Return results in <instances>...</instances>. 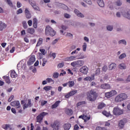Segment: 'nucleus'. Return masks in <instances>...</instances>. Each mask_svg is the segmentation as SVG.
Instances as JSON below:
<instances>
[{
  "label": "nucleus",
  "mask_w": 130,
  "mask_h": 130,
  "mask_svg": "<svg viewBox=\"0 0 130 130\" xmlns=\"http://www.w3.org/2000/svg\"><path fill=\"white\" fill-rule=\"evenodd\" d=\"M46 62H47V60H46L45 59H43L42 67H44L45 64H46Z\"/></svg>",
  "instance_id": "nucleus-54"
},
{
  "label": "nucleus",
  "mask_w": 130,
  "mask_h": 130,
  "mask_svg": "<svg viewBox=\"0 0 130 130\" xmlns=\"http://www.w3.org/2000/svg\"><path fill=\"white\" fill-rule=\"evenodd\" d=\"M85 104H87L86 101L79 102L77 104V107H79V106H81V105H85Z\"/></svg>",
  "instance_id": "nucleus-34"
},
{
  "label": "nucleus",
  "mask_w": 130,
  "mask_h": 130,
  "mask_svg": "<svg viewBox=\"0 0 130 130\" xmlns=\"http://www.w3.org/2000/svg\"><path fill=\"white\" fill-rule=\"evenodd\" d=\"M86 96L88 101L94 102L98 97V93L96 92V90L92 89L86 93Z\"/></svg>",
  "instance_id": "nucleus-1"
},
{
  "label": "nucleus",
  "mask_w": 130,
  "mask_h": 130,
  "mask_svg": "<svg viewBox=\"0 0 130 130\" xmlns=\"http://www.w3.org/2000/svg\"><path fill=\"white\" fill-rule=\"evenodd\" d=\"M29 3L31 5V7L35 10L36 11H40L39 7L37 6L36 5V2L34 1V0H29Z\"/></svg>",
  "instance_id": "nucleus-9"
},
{
  "label": "nucleus",
  "mask_w": 130,
  "mask_h": 130,
  "mask_svg": "<svg viewBox=\"0 0 130 130\" xmlns=\"http://www.w3.org/2000/svg\"><path fill=\"white\" fill-rule=\"evenodd\" d=\"M23 27L24 29H27L28 28V25H27V22L25 21L22 22Z\"/></svg>",
  "instance_id": "nucleus-39"
},
{
  "label": "nucleus",
  "mask_w": 130,
  "mask_h": 130,
  "mask_svg": "<svg viewBox=\"0 0 130 130\" xmlns=\"http://www.w3.org/2000/svg\"><path fill=\"white\" fill-rule=\"evenodd\" d=\"M116 4L117 6H121V5H122V3H121V1H120V0H118L116 1Z\"/></svg>",
  "instance_id": "nucleus-49"
},
{
  "label": "nucleus",
  "mask_w": 130,
  "mask_h": 130,
  "mask_svg": "<svg viewBox=\"0 0 130 130\" xmlns=\"http://www.w3.org/2000/svg\"><path fill=\"white\" fill-rule=\"evenodd\" d=\"M65 112L68 115H72L73 113V110L71 109H67Z\"/></svg>",
  "instance_id": "nucleus-27"
},
{
  "label": "nucleus",
  "mask_w": 130,
  "mask_h": 130,
  "mask_svg": "<svg viewBox=\"0 0 130 130\" xmlns=\"http://www.w3.org/2000/svg\"><path fill=\"white\" fill-rule=\"evenodd\" d=\"M71 66L72 67H73V68H75V67H77V60L76 61H74L71 62Z\"/></svg>",
  "instance_id": "nucleus-43"
},
{
  "label": "nucleus",
  "mask_w": 130,
  "mask_h": 130,
  "mask_svg": "<svg viewBox=\"0 0 130 130\" xmlns=\"http://www.w3.org/2000/svg\"><path fill=\"white\" fill-rule=\"evenodd\" d=\"M95 76L94 75H92L91 77L88 76L84 78V81H93L94 79Z\"/></svg>",
  "instance_id": "nucleus-22"
},
{
  "label": "nucleus",
  "mask_w": 130,
  "mask_h": 130,
  "mask_svg": "<svg viewBox=\"0 0 130 130\" xmlns=\"http://www.w3.org/2000/svg\"><path fill=\"white\" fill-rule=\"evenodd\" d=\"M95 130H107L105 127L97 126Z\"/></svg>",
  "instance_id": "nucleus-41"
},
{
  "label": "nucleus",
  "mask_w": 130,
  "mask_h": 130,
  "mask_svg": "<svg viewBox=\"0 0 130 130\" xmlns=\"http://www.w3.org/2000/svg\"><path fill=\"white\" fill-rule=\"evenodd\" d=\"M42 43H43V39L40 38L39 39L36 46H40V45L42 44Z\"/></svg>",
  "instance_id": "nucleus-32"
},
{
  "label": "nucleus",
  "mask_w": 130,
  "mask_h": 130,
  "mask_svg": "<svg viewBox=\"0 0 130 130\" xmlns=\"http://www.w3.org/2000/svg\"><path fill=\"white\" fill-rule=\"evenodd\" d=\"M14 95H11L8 99V102H11L14 99Z\"/></svg>",
  "instance_id": "nucleus-60"
},
{
  "label": "nucleus",
  "mask_w": 130,
  "mask_h": 130,
  "mask_svg": "<svg viewBox=\"0 0 130 130\" xmlns=\"http://www.w3.org/2000/svg\"><path fill=\"white\" fill-rule=\"evenodd\" d=\"M64 18H66V19H70V18H71V15L68 13H65L64 14Z\"/></svg>",
  "instance_id": "nucleus-51"
},
{
  "label": "nucleus",
  "mask_w": 130,
  "mask_h": 130,
  "mask_svg": "<svg viewBox=\"0 0 130 130\" xmlns=\"http://www.w3.org/2000/svg\"><path fill=\"white\" fill-rule=\"evenodd\" d=\"M64 64L63 63H59V64H58L57 67L58 68H63Z\"/></svg>",
  "instance_id": "nucleus-61"
},
{
  "label": "nucleus",
  "mask_w": 130,
  "mask_h": 130,
  "mask_svg": "<svg viewBox=\"0 0 130 130\" xmlns=\"http://www.w3.org/2000/svg\"><path fill=\"white\" fill-rule=\"evenodd\" d=\"M101 89H104L105 90H109L111 89V86L110 84H108V83H104L101 85Z\"/></svg>",
  "instance_id": "nucleus-12"
},
{
  "label": "nucleus",
  "mask_w": 130,
  "mask_h": 130,
  "mask_svg": "<svg viewBox=\"0 0 130 130\" xmlns=\"http://www.w3.org/2000/svg\"><path fill=\"white\" fill-rule=\"evenodd\" d=\"M40 51L42 53L43 55L45 54V49H40Z\"/></svg>",
  "instance_id": "nucleus-56"
},
{
  "label": "nucleus",
  "mask_w": 130,
  "mask_h": 130,
  "mask_svg": "<svg viewBox=\"0 0 130 130\" xmlns=\"http://www.w3.org/2000/svg\"><path fill=\"white\" fill-rule=\"evenodd\" d=\"M35 62V56H31L27 61V66H31Z\"/></svg>",
  "instance_id": "nucleus-13"
},
{
  "label": "nucleus",
  "mask_w": 130,
  "mask_h": 130,
  "mask_svg": "<svg viewBox=\"0 0 130 130\" xmlns=\"http://www.w3.org/2000/svg\"><path fill=\"white\" fill-rule=\"evenodd\" d=\"M126 57V54L125 53H123L121 54L119 56V59H122V58H124L125 57Z\"/></svg>",
  "instance_id": "nucleus-42"
},
{
  "label": "nucleus",
  "mask_w": 130,
  "mask_h": 130,
  "mask_svg": "<svg viewBox=\"0 0 130 130\" xmlns=\"http://www.w3.org/2000/svg\"><path fill=\"white\" fill-rule=\"evenodd\" d=\"M85 3L86 4H88V5H91L92 4V1L91 0H83Z\"/></svg>",
  "instance_id": "nucleus-52"
},
{
  "label": "nucleus",
  "mask_w": 130,
  "mask_h": 130,
  "mask_svg": "<svg viewBox=\"0 0 130 130\" xmlns=\"http://www.w3.org/2000/svg\"><path fill=\"white\" fill-rule=\"evenodd\" d=\"M106 106V105L104 104V103H101L99 104L98 106V109H102L103 108H104Z\"/></svg>",
  "instance_id": "nucleus-28"
},
{
  "label": "nucleus",
  "mask_w": 130,
  "mask_h": 130,
  "mask_svg": "<svg viewBox=\"0 0 130 130\" xmlns=\"http://www.w3.org/2000/svg\"><path fill=\"white\" fill-rule=\"evenodd\" d=\"M77 67H83L85 62L83 60H77Z\"/></svg>",
  "instance_id": "nucleus-26"
},
{
  "label": "nucleus",
  "mask_w": 130,
  "mask_h": 130,
  "mask_svg": "<svg viewBox=\"0 0 130 130\" xmlns=\"http://www.w3.org/2000/svg\"><path fill=\"white\" fill-rule=\"evenodd\" d=\"M45 34L47 36H49L50 35V36L53 37V36L56 34V32L51 28V27L47 25L45 28Z\"/></svg>",
  "instance_id": "nucleus-4"
},
{
  "label": "nucleus",
  "mask_w": 130,
  "mask_h": 130,
  "mask_svg": "<svg viewBox=\"0 0 130 130\" xmlns=\"http://www.w3.org/2000/svg\"><path fill=\"white\" fill-rule=\"evenodd\" d=\"M3 79H4V80H5L6 83H7V84H11V80H10V77L9 76H3Z\"/></svg>",
  "instance_id": "nucleus-25"
},
{
  "label": "nucleus",
  "mask_w": 130,
  "mask_h": 130,
  "mask_svg": "<svg viewBox=\"0 0 130 130\" xmlns=\"http://www.w3.org/2000/svg\"><path fill=\"white\" fill-rule=\"evenodd\" d=\"M102 114L103 115H105V116H106L107 117H109V116L110 115V113L109 112H107L106 110H104L102 112Z\"/></svg>",
  "instance_id": "nucleus-37"
},
{
  "label": "nucleus",
  "mask_w": 130,
  "mask_h": 130,
  "mask_svg": "<svg viewBox=\"0 0 130 130\" xmlns=\"http://www.w3.org/2000/svg\"><path fill=\"white\" fill-rule=\"evenodd\" d=\"M8 5H9V6H10V7H13V3H12V1H11V0H5Z\"/></svg>",
  "instance_id": "nucleus-45"
},
{
  "label": "nucleus",
  "mask_w": 130,
  "mask_h": 130,
  "mask_svg": "<svg viewBox=\"0 0 130 130\" xmlns=\"http://www.w3.org/2000/svg\"><path fill=\"white\" fill-rule=\"evenodd\" d=\"M25 14L26 19H31V14L30 13V11H29L27 8L25 9Z\"/></svg>",
  "instance_id": "nucleus-20"
},
{
  "label": "nucleus",
  "mask_w": 130,
  "mask_h": 130,
  "mask_svg": "<svg viewBox=\"0 0 130 130\" xmlns=\"http://www.w3.org/2000/svg\"><path fill=\"white\" fill-rule=\"evenodd\" d=\"M88 70H89L86 66H83L80 69V73L86 75L88 73Z\"/></svg>",
  "instance_id": "nucleus-14"
},
{
  "label": "nucleus",
  "mask_w": 130,
  "mask_h": 130,
  "mask_svg": "<svg viewBox=\"0 0 130 130\" xmlns=\"http://www.w3.org/2000/svg\"><path fill=\"white\" fill-rule=\"evenodd\" d=\"M22 13H23V10H22V9H21V8L17 11V15H19V14H22Z\"/></svg>",
  "instance_id": "nucleus-55"
},
{
  "label": "nucleus",
  "mask_w": 130,
  "mask_h": 130,
  "mask_svg": "<svg viewBox=\"0 0 130 130\" xmlns=\"http://www.w3.org/2000/svg\"><path fill=\"white\" fill-rule=\"evenodd\" d=\"M84 58H86V55L84 54L83 52H79L77 55L65 58L64 61H73V60H76V59H83Z\"/></svg>",
  "instance_id": "nucleus-2"
},
{
  "label": "nucleus",
  "mask_w": 130,
  "mask_h": 130,
  "mask_svg": "<svg viewBox=\"0 0 130 130\" xmlns=\"http://www.w3.org/2000/svg\"><path fill=\"white\" fill-rule=\"evenodd\" d=\"M121 43H122L124 45H126V41H125V40H121L119 41V44H120Z\"/></svg>",
  "instance_id": "nucleus-46"
},
{
  "label": "nucleus",
  "mask_w": 130,
  "mask_h": 130,
  "mask_svg": "<svg viewBox=\"0 0 130 130\" xmlns=\"http://www.w3.org/2000/svg\"><path fill=\"white\" fill-rule=\"evenodd\" d=\"M91 119V117L90 116H84V122H87L88 121V120H90V119Z\"/></svg>",
  "instance_id": "nucleus-40"
},
{
  "label": "nucleus",
  "mask_w": 130,
  "mask_h": 130,
  "mask_svg": "<svg viewBox=\"0 0 130 130\" xmlns=\"http://www.w3.org/2000/svg\"><path fill=\"white\" fill-rule=\"evenodd\" d=\"M118 67L120 70H125L126 69V66H125L124 63H122L119 64Z\"/></svg>",
  "instance_id": "nucleus-29"
},
{
  "label": "nucleus",
  "mask_w": 130,
  "mask_h": 130,
  "mask_svg": "<svg viewBox=\"0 0 130 130\" xmlns=\"http://www.w3.org/2000/svg\"><path fill=\"white\" fill-rule=\"evenodd\" d=\"M12 47V46L11 45H9L6 49H5V51H9L10 49H11Z\"/></svg>",
  "instance_id": "nucleus-58"
},
{
  "label": "nucleus",
  "mask_w": 130,
  "mask_h": 130,
  "mask_svg": "<svg viewBox=\"0 0 130 130\" xmlns=\"http://www.w3.org/2000/svg\"><path fill=\"white\" fill-rule=\"evenodd\" d=\"M32 104L31 103V99L28 100L27 104H24L23 106V109H26L28 107H31Z\"/></svg>",
  "instance_id": "nucleus-15"
},
{
  "label": "nucleus",
  "mask_w": 130,
  "mask_h": 130,
  "mask_svg": "<svg viewBox=\"0 0 130 130\" xmlns=\"http://www.w3.org/2000/svg\"><path fill=\"white\" fill-rule=\"evenodd\" d=\"M11 127V125L10 124H4L2 125V128H4V129L7 130L8 128H10Z\"/></svg>",
  "instance_id": "nucleus-35"
},
{
  "label": "nucleus",
  "mask_w": 130,
  "mask_h": 130,
  "mask_svg": "<svg viewBox=\"0 0 130 130\" xmlns=\"http://www.w3.org/2000/svg\"><path fill=\"white\" fill-rule=\"evenodd\" d=\"M47 101H43L41 102V106H44L45 104H47Z\"/></svg>",
  "instance_id": "nucleus-57"
},
{
  "label": "nucleus",
  "mask_w": 130,
  "mask_h": 130,
  "mask_svg": "<svg viewBox=\"0 0 130 130\" xmlns=\"http://www.w3.org/2000/svg\"><path fill=\"white\" fill-rule=\"evenodd\" d=\"M10 76L11 78H17V77H18V74H17L15 70H11Z\"/></svg>",
  "instance_id": "nucleus-23"
},
{
  "label": "nucleus",
  "mask_w": 130,
  "mask_h": 130,
  "mask_svg": "<svg viewBox=\"0 0 130 130\" xmlns=\"http://www.w3.org/2000/svg\"><path fill=\"white\" fill-rule=\"evenodd\" d=\"M52 89V86H45L44 87V90H45L46 91H50V90H51Z\"/></svg>",
  "instance_id": "nucleus-38"
},
{
  "label": "nucleus",
  "mask_w": 130,
  "mask_h": 130,
  "mask_svg": "<svg viewBox=\"0 0 130 130\" xmlns=\"http://www.w3.org/2000/svg\"><path fill=\"white\" fill-rule=\"evenodd\" d=\"M126 122V119H123L122 120H121L119 122V126L120 128H123V127L124 126V123Z\"/></svg>",
  "instance_id": "nucleus-16"
},
{
  "label": "nucleus",
  "mask_w": 130,
  "mask_h": 130,
  "mask_svg": "<svg viewBox=\"0 0 130 130\" xmlns=\"http://www.w3.org/2000/svg\"><path fill=\"white\" fill-rule=\"evenodd\" d=\"M74 13L76 14L77 17H80V18H84V16L82 14V13L80 12L78 9H75L74 10Z\"/></svg>",
  "instance_id": "nucleus-19"
},
{
  "label": "nucleus",
  "mask_w": 130,
  "mask_h": 130,
  "mask_svg": "<svg viewBox=\"0 0 130 130\" xmlns=\"http://www.w3.org/2000/svg\"><path fill=\"white\" fill-rule=\"evenodd\" d=\"M46 115H48V113H46L45 112H43L40 113L37 117V122H41L42 120H43V118Z\"/></svg>",
  "instance_id": "nucleus-7"
},
{
  "label": "nucleus",
  "mask_w": 130,
  "mask_h": 130,
  "mask_svg": "<svg viewBox=\"0 0 130 130\" xmlns=\"http://www.w3.org/2000/svg\"><path fill=\"white\" fill-rule=\"evenodd\" d=\"M7 24L3 21H0V31H3V30L6 29L7 27Z\"/></svg>",
  "instance_id": "nucleus-17"
},
{
  "label": "nucleus",
  "mask_w": 130,
  "mask_h": 130,
  "mask_svg": "<svg viewBox=\"0 0 130 130\" xmlns=\"http://www.w3.org/2000/svg\"><path fill=\"white\" fill-rule=\"evenodd\" d=\"M68 84L70 88H72V87H74V86H75V82L74 81H70L68 82Z\"/></svg>",
  "instance_id": "nucleus-33"
},
{
  "label": "nucleus",
  "mask_w": 130,
  "mask_h": 130,
  "mask_svg": "<svg viewBox=\"0 0 130 130\" xmlns=\"http://www.w3.org/2000/svg\"><path fill=\"white\" fill-rule=\"evenodd\" d=\"M27 33L28 34H30L31 35H33L34 33H35V29L34 28L29 27L26 30Z\"/></svg>",
  "instance_id": "nucleus-21"
},
{
  "label": "nucleus",
  "mask_w": 130,
  "mask_h": 130,
  "mask_svg": "<svg viewBox=\"0 0 130 130\" xmlns=\"http://www.w3.org/2000/svg\"><path fill=\"white\" fill-rule=\"evenodd\" d=\"M117 94V92L115 90H112L110 91L106 92L105 95L106 98H111V97L115 96Z\"/></svg>",
  "instance_id": "nucleus-6"
},
{
  "label": "nucleus",
  "mask_w": 130,
  "mask_h": 130,
  "mask_svg": "<svg viewBox=\"0 0 130 130\" xmlns=\"http://www.w3.org/2000/svg\"><path fill=\"white\" fill-rule=\"evenodd\" d=\"M109 68L111 70H113L114 69H115V68H116V64L112 63L109 66Z\"/></svg>",
  "instance_id": "nucleus-36"
},
{
  "label": "nucleus",
  "mask_w": 130,
  "mask_h": 130,
  "mask_svg": "<svg viewBox=\"0 0 130 130\" xmlns=\"http://www.w3.org/2000/svg\"><path fill=\"white\" fill-rule=\"evenodd\" d=\"M51 126L53 130H58L60 126V122L58 120H56L51 124Z\"/></svg>",
  "instance_id": "nucleus-8"
},
{
  "label": "nucleus",
  "mask_w": 130,
  "mask_h": 130,
  "mask_svg": "<svg viewBox=\"0 0 130 130\" xmlns=\"http://www.w3.org/2000/svg\"><path fill=\"white\" fill-rule=\"evenodd\" d=\"M59 76V74L57 72H54L53 74V77L54 78H58V76Z\"/></svg>",
  "instance_id": "nucleus-47"
},
{
  "label": "nucleus",
  "mask_w": 130,
  "mask_h": 130,
  "mask_svg": "<svg viewBox=\"0 0 130 130\" xmlns=\"http://www.w3.org/2000/svg\"><path fill=\"white\" fill-rule=\"evenodd\" d=\"M79 125H78V124H75L74 125V130H78L79 129Z\"/></svg>",
  "instance_id": "nucleus-64"
},
{
  "label": "nucleus",
  "mask_w": 130,
  "mask_h": 130,
  "mask_svg": "<svg viewBox=\"0 0 130 130\" xmlns=\"http://www.w3.org/2000/svg\"><path fill=\"white\" fill-rule=\"evenodd\" d=\"M95 75L96 76H99V75H100V69L98 68L96 69L95 71Z\"/></svg>",
  "instance_id": "nucleus-53"
},
{
  "label": "nucleus",
  "mask_w": 130,
  "mask_h": 130,
  "mask_svg": "<svg viewBox=\"0 0 130 130\" xmlns=\"http://www.w3.org/2000/svg\"><path fill=\"white\" fill-rule=\"evenodd\" d=\"M97 3L100 7H101L102 8L104 7V2H103V0H98Z\"/></svg>",
  "instance_id": "nucleus-31"
},
{
  "label": "nucleus",
  "mask_w": 130,
  "mask_h": 130,
  "mask_svg": "<svg viewBox=\"0 0 130 130\" xmlns=\"http://www.w3.org/2000/svg\"><path fill=\"white\" fill-rule=\"evenodd\" d=\"M114 115H121L123 114V110L118 108V107H114L113 110Z\"/></svg>",
  "instance_id": "nucleus-5"
},
{
  "label": "nucleus",
  "mask_w": 130,
  "mask_h": 130,
  "mask_svg": "<svg viewBox=\"0 0 130 130\" xmlns=\"http://www.w3.org/2000/svg\"><path fill=\"white\" fill-rule=\"evenodd\" d=\"M27 24L29 27H31L32 26V20H29L27 21Z\"/></svg>",
  "instance_id": "nucleus-63"
},
{
  "label": "nucleus",
  "mask_w": 130,
  "mask_h": 130,
  "mask_svg": "<svg viewBox=\"0 0 130 130\" xmlns=\"http://www.w3.org/2000/svg\"><path fill=\"white\" fill-rule=\"evenodd\" d=\"M77 93H78V90H73L72 91H71L67 94H66L64 95V98H66L67 99H68L70 98V97H71V96H74V95L77 94Z\"/></svg>",
  "instance_id": "nucleus-10"
},
{
  "label": "nucleus",
  "mask_w": 130,
  "mask_h": 130,
  "mask_svg": "<svg viewBox=\"0 0 130 130\" xmlns=\"http://www.w3.org/2000/svg\"><path fill=\"white\" fill-rule=\"evenodd\" d=\"M46 81L48 83H51V82H53V80L51 78H47Z\"/></svg>",
  "instance_id": "nucleus-59"
},
{
  "label": "nucleus",
  "mask_w": 130,
  "mask_h": 130,
  "mask_svg": "<svg viewBox=\"0 0 130 130\" xmlns=\"http://www.w3.org/2000/svg\"><path fill=\"white\" fill-rule=\"evenodd\" d=\"M10 105L14 107H16V108H20V107H21V104H20V102L19 101L12 102L10 103Z\"/></svg>",
  "instance_id": "nucleus-11"
},
{
  "label": "nucleus",
  "mask_w": 130,
  "mask_h": 130,
  "mask_svg": "<svg viewBox=\"0 0 130 130\" xmlns=\"http://www.w3.org/2000/svg\"><path fill=\"white\" fill-rule=\"evenodd\" d=\"M107 30H108V31H112V30L113 29V26L109 25L107 26Z\"/></svg>",
  "instance_id": "nucleus-48"
},
{
  "label": "nucleus",
  "mask_w": 130,
  "mask_h": 130,
  "mask_svg": "<svg viewBox=\"0 0 130 130\" xmlns=\"http://www.w3.org/2000/svg\"><path fill=\"white\" fill-rule=\"evenodd\" d=\"M15 48H16L15 47H13L12 48V49H11L10 51V53H14V52H15Z\"/></svg>",
  "instance_id": "nucleus-62"
},
{
  "label": "nucleus",
  "mask_w": 130,
  "mask_h": 130,
  "mask_svg": "<svg viewBox=\"0 0 130 130\" xmlns=\"http://www.w3.org/2000/svg\"><path fill=\"white\" fill-rule=\"evenodd\" d=\"M103 72H107V70H108V68H107V66L105 65L102 69Z\"/></svg>",
  "instance_id": "nucleus-50"
},
{
  "label": "nucleus",
  "mask_w": 130,
  "mask_h": 130,
  "mask_svg": "<svg viewBox=\"0 0 130 130\" xmlns=\"http://www.w3.org/2000/svg\"><path fill=\"white\" fill-rule=\"evenodd\" d=\"M63 127L65 130H70L71 127H72V124L70 123H64L63 125Z\"/></svg>",
  "instance_id": "nucleus-18"
},
{
  "label": "nucleus",
  "mask_w": 130,
  "mask_h": 130,
  "mask_svg": "<svg viewBox=\"0 0 130 130\" xmlns=\"http://www.w3.org/2000/svg\"><path fill=\"white\" fill-rule=\"evenodd\" d=\"M123 17H125V18H127V19H130V10L127 11L126 13H123L122 14Z\"/></svg>",
  "instance_id": "nucleus-30"
},
{
  "label": "nucleus",
  "mask_w": 130,
  "mask_h": 130,
  "mask_svg": "<svg viewBox=\"0 0 130 130\" xmlns=\"http://www.w3.org/2000/svg\"><path fill=\"white\" fill-rule=\"evenodd\" d=\"M60 103V101H56L53 105L51 106L52 109H54V108H56Z\"/></svg>",
  "instance_id": "nucleus-24"
},
{
  "label": "nucleus",
  "mask_w": 130,
  "mask_h": 130,
  "mask_svg": "<svg viewBox=\"0 0 130 130\" xmlns=\"http://www.w3.org/2000/svg\"><path fill=\"white\" fill-rule=\"evenodd\" d=\"M83 51H86L87 49V43H84L83 46H82Z\"/></svg>",
  "instance_id": "nucleus-44"
},
{
  "label": "nucleus",
  "mask_w": 130,
  "mask_h": 130,
  "mask_svg": "<svg viewBox=\"0 0 130 130\" xmlns=\"http://www.w3.org/2000/svg\"><path fill=\"white\" fill-rule=\"evenodd\" d=\"M126 99H127V94L124 93H120L118 94L115 98V102L116 103H118L119 102H122V101H124Z\"/></svg>",
  "instance_id": "nucleus-3"
}]
</instances>
